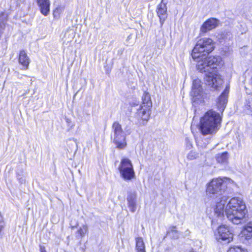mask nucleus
Here are the masks:
<instances>
[{"label":"nucleus","instance_id":"obj_1","mask_svg":"<svg viewBox=\"0 0 252 252\" xmlns=\"http://www.w3.org/2000/svg\"><path fill=\"white\" fill-rule=\"evenodd\" d=\"M220 62L221 58L219 56L206 57L197 61L196 68L201 73L208 72L206 75L207 81L213 85L220 77L216 70L218 67L220 66Z\"/></svg>","mask_w":252,"mask_h":252},{"label":"nucleus","instance_id":"obj_2","mask_svg":"<svg viewBox=\"0 0 252 252\" xmlns=\"http://www.w3.org/2000/svg\"><path fill=\"white\" fill-rule=\"evenodd\" d=\"M222 111H207L200 120V130L202 134H214L219 129Z\"/></svg>","mask_w":252,"mask_h":252},{"label":"nucleus","instance_id":"obj_3","mask_svg":"<svg viewBox=\"0 0 252 252\" xmlns=\"http://www.w3.org/2000/svg\"><path fill=\"white\" fill-rule=\"evenodd\" d=\"M225 213L228 219L233 223L239 224L247 213L245 203L240 198H232L227 204Z\"/></svg>","mask_w":252,"mask_h":252},{"label":"nucleus","instance_id":"obj_4","mask_svg":"<svg viewBox=\"0 0 252 252\" xmlns=\"http://www.w3.org/2000/svg\"><path fill=\"white\" fill-rule=\"evenodd\" d=\"M233 183V181L227 178L212 179L207 185L206 194L208 198L216 199L220 197L225 189L226 184Z\"/></svg>","mask_w":252,"mask_h":252},{"label":"nucleus","instance_id":"obj_5","mask_svg":"<svg viewBox=\"0 0 252 252\" xmlns=\"http://www.w3.org/2000/svg\"><path fill=\"white\" fill-rule=\"evenodd\" d=\"M215 49L214 43L210 38L199 39L192 50L191 56L195 60L209 54Z\"/></svg>","mask_w":252,"mask_h":252},{"label":"nucleus","instance_id":"obj_6","mask_svg":"<svg viewBox=\"0 0 252 252\" xmlns=\"http://www.w3.org/2000/svg\"><path fill=\"white\" fill-rule=\"evenodd\" d=\"M201 83V81L197 79H194L193 81L191 93L192 104L195 106L205 104L204 97L201 94L202 88Z\"/></svg>","mask_w":252,"mask_h":252},{"label":"nucleus","instance_id":"obj_7","mask_svg":"<svg viewBox=\"0 0 252 252\" xmlns=\"http://www.w3.org/2000/svg\"><path fill=\"white\" fill-rule=\"evenodd\" d=\"M114 132V142L117 148L122 149L126 146V135L123 131L121 126L117 122L114 123L112 126Z\"/></svg>","mask_w":252,"mask_h":252},{"label":"nucleus","instance_id":"obj_8","mask_svg":"<svg viewBox=\"0 0 252 252\" xmlns=\"http://www.w3.org/2000/svg\"><path fill=\"white\" fill-rule=\"evenodd\" d=\"M218 235L217 239L218 241L221 240L228 243L233 239V234L231 233L229 228L226 225H221L218 228Z\"/></svg>","mask_w":252,"mask_h":252},{"label":"nucleus","instance_id":"obj_9","mask_svg":"<svg viewBox=\"0 0 252 252\" xmlns=\"http://www.w3.org/2000/svg\"><path fill=\"white\" fill-rule=\"evenodd\" d=\"M219 24V20L214 17L209 18L202 24L200 28V32L202 34H205L216 28Z\"/></svg>","mask_w":252,"mask_h":252},{"label":"nucleus","instance_id":"obj_10","mask_svg":"<svg viewBox=\"0 0 252 252\" xmlns=\"http://www.w3.org/2000/svg\"><path fill=\"white\" fill-rule=\"evenodd\" d=\"M156 12L159 19L160 25L162 26L168 17L167 7L166 3L164 2V0H161V2L157 5Z\"/></svg>","mask_w":252,"mask_h":252},{"label":"nucleus","instance_id":"obj_11","mask_svg":"<svg viewBox=\"0 0 252 252\" xmlns=\"http://www.w3.org/2000/svg\"><path fill=\"white\" fill-rule=\"evenodd\" d=\"M229 92V86H226L216 101V106L219 110H224L227 103L228 96Z\"/></svg>","mask_w":252,"mask_h":252},{"label":"nucleus","instance_id":"obj_12","mask_svg":"<svg viewBox=\"0 0 252 252\" xmlns=\"http://www.w3.org/2000/svg\"><path fill=\"white\" fill-rule=\"evenodd\" d=\"M17 59L19 63L22 66V69L27 70L29 69L31 60L26 50H20Z\"/></svg>","mask_w":252,"mask_h":252},{"label":"nucleus","instance_id":"obj_13","mask_svg":"<svg viewBox=\"0 0 252 252\" xmlns=\"http://www.w3.org/2000/svg\"><path fill=\"white\" fill-rule=\"evenodd\" d=\"M241 240L243 243L252 242V222H250L245 227L241 234Z\"/></svg>","mask_w":252,"mask_h":252},{"label":"nucleus","instance_id":"obj_14","mask_svg":"<svg viewBox=\"0 0 252 252\" xmlns=\"http://www.w3.org/2000/svg\"><path fill=\"white\" fill-rule=\"evenodd\" d=\"M40 13L47 16L50 11V1L49 0H36Z\"/></svg>","mask_w":252,"mask_h":252},{"label":"nucleus","instance_id":"obj_15","mask_svg":"<svg viewBox=\"0 0 252 252\" xmlns=\"http://www.w3.org/2000/svg\"><path fill=\"white\" fill-rule=\"evenodd\" d=\"M150 111H137L135 117L140 125H145L148 122L150 116Z\"/></svg>","mask_w":252,"mask_h":252},{"label":"nucleus","instance_id":"obj_16","mask_svg":"<svg viewBox=\"0 0 252 252\" xmlns=\"http://www.w3.org/2000/svg\"><path fill=\"white\" fill-rule=\"evenodd\" d=\"M152 106L151 96L148 93H145L142 97V102L140 106V110H150Z\"/></svg>","mask_w":252,"mask_h":252},{"label":"nucleus","instance_id":"obj_17","mask_svg":"<svg viewBox=\"0 0 252 252\" xmlns=\"http://www.w3.org/2000/svg\"><path fill=\"white\" fill-rule=\"evenodd\" d=\"M120 176L125 180H130L134 178L135 173L133 168H118Z\"/></svg>","mask_w":252,"mask_h":252},{"label":"nucleus","instance_id":"obj_18","mask_svg":"<svg viewBox=\"0 0 252 252\" xmlns=\"http://www.w3.org/2000/svg\"><path fill=\"white\" fill-rule=\"evenodd\" d=\"M128 207L130 211L134 213L136 209V195L135 192L129 193L127 197Z\"/></svg>","mask_w":252,"mask_h":252},{"label":"nucleus","instance_id":"obj_19","mask_svg":"<svg viewBox=\"0 0 252 252\" xmlns=\"http://www.w3.org/2000/svg\"><path fill=\"white\" fill-rule=\"evenodd\" d=\"M227 202V197L223 196L220 198V202H218L215 209V212L218 216L223 214L225 205Z\"/></svg>","mask_w":252,"mask_h":252},{"label":"nucleus","instance_id":"obj_20","mask_svg":"<svg viewBox=\"0 0 252 252\" xmlns=\"http://www.w3.org/2000/svg\"><path fill=\"white\" fill-rule=\"evenodd\" d=\"M133 168L131 160L126 158H123L121 161L118 168Z\"/></svg>","mask_w":252,"mask_h":252},{"label":"nucleus","instance_id":"obj_21","mask_svg":"<svg viewBox=\"0 0 252 252\" xmlns=\"http://www.w3.org/2000/svg\"><path fill=\"white\" fill-rule=\"evenodd\" d=\"M228 153L224 152L220 154H218L216 156V159L218 162L220 163H225L228 160Z\"/></svg>","mask_w":252,"mask_h":252},{"label":"nucleus","instance_id":"obj_22","mask_svg":"<svg viewBox=\"0 0 252 252\" xmlns=\"http://www.w3.org/2000/svg\"><path fill=\"white\" fill-rule=\"evenodd\" d=\"M136 241V250L144 251L145 250V245L142 237H137L135 238Z\"/></svg>","mask_w":252,"mask_h":252},{"label":"nucleus","instance_id":"obj_23","mask_svg":"<svg viewBox=\"0 0 252 252\" xmlns=\"http://www.w3.org/2000/svg\"><path fill=\"white\" fill-rule=\"evenodd\" d=\"M167 233L175 239H177L179 237V233L177 230L176 226H170L168 228Z\"/></svg>","mask_w":252,"mask_h":252},{"label":"nucleus","instance_id":"obj_24","mask_svg":"<svg viewBox=\"0 0 252 252\" xmlns=\"http://www.w3.org/2000/svg\"><path fill=\"white\" fill-rule=\"evenodd\" d=\"M67 150L69 152H72L74 151L76 152L77 150V144L74 139H70L68 141L67 143Z\"/></svg>","mask_w":252,"mask_h":252},{"label":"nucleus","instance_id":"obj_25","mask_svg":"<svg viewBox=\"0 0 252 252\" xmlns=\"http://www.w3.org/2000/svg\"><path fill=\"white\" fill-rule=\"evenodd\" d=\"M198 157V153L197 152L191 151L188 154L187 158L188 160H192L196 159Z\"/></svg>","mask_w":252,"mask_h":252},{"label":"nucleus","instance_id":"obj_26","mask_svg":"<svg viewBox=\"0 0 252 252\" xmlns=\"http://www.w3.org/2000/svg\"><path fill=\"white\" fill-rule=\"evenodd\" d=\"M88 232V227L86 225H84L82 227H80L78 230V233L80 235L81 237H84L85 234Z\"/></svg>","mask_w":252,"mask_h":252},{"label":"nucleus","instance_id":"obj_27","mask_svg":"<svg viewBox=\"0 0 252 252\" xmlns=\"http://www.w3.org/2000/svg\"><path fill=\"white\" fill-rule=\"evenodd\" d=\"M227 252H247V250H243L239 247H233L230 248Z\"/></svg>","mask_w":252,"mask_h":252},{"label":"nucleus","instance_id":"obj_28","mask_svg":"<svg viewBox=\"0 0 252 252\" xmlns=\"http://www.w3.org/2000/svg\"><path fill=\"white\" fill-rule=\"evenodd\" d=\"M66 122L67 124V129L68 131H70L72 128H74V124L68 118H65Z\"/></svg>","mask_w":252,"mask_h":252},{"label":"nucleus","instance_id":"obj_29","mask_svg":"<svg viewBox=\"0 0 252 252\" xmlns=\"http://www.w3.org/2000/svg\"><path fill=\"white\" fill-rule=\"evenodd\" d=\"M40 252H46L45 248L44 246H40Z\"/></svg>","mask_w":252,"mask_h":252},{"label":"nucleus","instance_id":"obj_30","mask_svg":"<svg viewBox=\"0 0 252 252\" xmlns=\"http://www.w3.org/2000/svg\"><path fill=\"white\" fill-rule=\"evenodd\" d=\"M57 13H58V14H59V9L58 8H57L56 9H55L53 11V15H54V17L56 16V14Z\"/></svg>","mask_w":252,"mask_h":252},{"label":"nucleus","instance_id":"obj_31","mask_svg":"<svg viewBox=\"0 0 252 252\" xmlns=\"http://www.w3.org/2000/svg\"><path fill=\"white\" fill-rule=\"evenodd\" d=\"M5 17V12H0V20H1L2 18Z\"/></svg>","mask_w":252,"mask_h":252},{"label":"nucleus","instance_id":"obj_32","mask_svg":"<svg viewBox=\"0 0 252 252\" xmlns=\"http://www.w3.org/2000/svg\"><path fill=\"white\" fill-rule=\"evenodd\" d=\"M137 252H146V250H144V251H136Z\"/></svg>","mask_w":252,"mask_h":252}]
</instances>
